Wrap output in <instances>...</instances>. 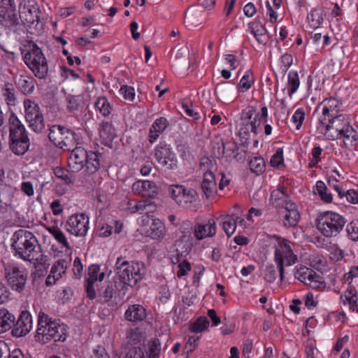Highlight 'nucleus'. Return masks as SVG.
Returning <instances> with one entry per match:
<instances>
[{
    "label": "nucleus",
    "instance_id": "1",
    "mask_svg": "<svg viewBox=\"0 0 358 358\" xmlns=\"http://www.w3.org/2000/svg\"><path fill=\"white\" fill-rule=\"evenodd\" d=\"M116 273L118 278L108 281L99 289L100 301L109 302L113 296L125 287H134L145 274V267L142 262H129L122 257L116 262Z\"/></svg>",
    "mask_w": 358,
    "mask_h": 358
},
{
    "label": "nucleus",
    "instance_id": "2",
    "mask_svg": "<svg viewBox=\"0 0 358 358\" xmlns=\"http://www.w3.org/2000/svg\"><path fill=\"white\" fill-rule=\"evenodd\" d=\"M318 133L323 134L329 140L344 139V143L348 141L352 144L358 141L357 131L350 124L349 116L345 113H341L332 117L328 118L326 122L317 123Z\"/></svg>",
    "mask_w": 358,
    "mask_h": 358
},
{
    "label": "nucleus",
    "instance_id": "3",
    "mask_svg": "<svg viewBox=\"0 0 358 358\" xmlns=\"http://www.w3.org/2000/svg\"><path fill=\"white\" fill-rule=\"evenodd\" d=\"M11 248L15 256L26 262H31L41 250V246L35 235L24 229H20L13 234Z\"/></svg>",
    "mask_w": 358,
    "mask_h": 358
},
{
    "label": "nucleus",
    "instance_id": "4",
    "mask_svg": "<svg viewBox=\"0 0 358 358\" xmlns=\"http://www.w3.org/2000/svg\"><path fill=\"white\" fill-rule=\"evenodd\" d=\"M102 154L87 151L81 146L71 149L68 164L73 172H79L85 169L88 174H94L100 169Z\"/></svg>",
    "mask_w": 358,
    "mask_h": 358
},
{
    "label": "nucleus",
    "instance_id": "5",
    "mask_svg": "<svg viewBox=\"0 0 358 358\" xmlns=\"http://www.w3.org/2000/svg\"><path fill=\"white\" fill-rule=\"evenodd\" d=\"M66 326L59 324L45 313L41 311L38 316V328L35 338L36 341L48 343L50 341L54 342H64L67 337Z\"/></svg>",
    "mask_w": 358,
    "mask_h": 358
},
{
    "label": "nucleus",
    "instance_id": "6",
    "mask_svg": "<svg viewBox=\"0 0 358 358\" xmlns=\"http://www.w3.org/2000/svg\"><path fill=\"white\" fill-rule=\"evenodd\" d=\"M268 117V111L266 106H262L259 112L257 111L255 106H248L241 113L240 136L248 138L251 133L257 136L262 122H266Z\"/></svg>",
    "mask_w": 358,
    "mask_h": 358
},
{
    "label": "nucleus",
    "instance_id": "7",
    "mask_svg": "<svg viewBox=\"0 0 358 358\" xmlns=\"http://www.w3.org/2000/svg\"><path fill=\"white\" fill-rule=\"evenodd\" d=\"M28 50L20 49L25 64L38 79H46L48 76V60L42 50L34 41L27 45Z\"/></svg>",
    "mask_w": 358,
    "mask_h": 358
},
{
    "label": "nucleus",
    "instance_id": "8",
    "mask_svg": "<svg viewBox=\"0 0 358 358\" xmlns=\"http://www.w3.org/2000/svg\"><path fill=\"white\" fill-rule=\"evenodd\" d=\"M275 248L274 261L279 271V277L281 282L285 279V266H290L297 261V256L292 248V242L289 240L274 235Z\"/></svg>",
    "mask_w": 358,
    "mask_h": 358
},
{
    "label": "nucleus",
    "instance_id": "9",
    "mask_svg": "<svg viewBox=\"0 0 358 358\" xmlns=\"http://www.w3.org/2000/svg\"><path fill=\"white\" fill-rule=\"evenodd\" d=\"M346 219L334 211L320 213L316 220L317 229L326 238H332L339 234L346 224Z\"/></svg>",
    "mask_w": 358,
    "mask_h": 358
},
{
    "label": "nucleus",
    "instance_id": "10",
    "mask_svg": "<svg viewBox=\"0 0 358 358\" xmlns=\"http://www.w3.org/2000/svg\"><path fill=\"white\" fill-rule=\"evenodd\" d=\"M182 229V235L176 241L174 245L176 252V262H174L172 259L173 264L180 262L179 256L185 257L191 251L195 239L197 241L201 240V223L197 222L194 228L191 223H184Z\"/></svg>",
    "mask_w": 358,
    "mask_h": 358
},
{
    "label": "nucleus",
    "instance_id": "11",
    "mask_svg": "<svg viewBox=\"0 0 358 358\" xmlns=\"http://www.w3.org/2000/svg\"><path fill=\"white\" fill-rule=\"evenodd\" d=\"M48 138L56 147L69 151L80 140L74 131L60 124H55L49 129Z\"/></svg>",
    "mask_w": 358,
    "mask_h": 358
},
{
    "label": "nucleus",
    "instance_id": "12",
    "mask_svg": "<svg viewBox=\"0 0 358 358\" xmlns=\"http://www.w3.org/2000/svg\"><path fill=\"white\" fill-rule=\"evenodd\" d=\"M5 278L10 288L19 293L24 288L27 280V269L16 262L3 264Z\"/></svg>",
    "mask_w": 358,
    "mask_h": 358
},
{
    "label": "nucleus",
    "instance_id": "13",
    "mask_svg": "<svg viewBox=\"0 0 358 358\" xmlns=\"http://www.w3.org/2000/svg\"><path fill=\"white\" fill-rule=\"evenodd\" d=\"M41 11L37 3L29 0L24 5L20 4L19 10L20 19L22 24L29 29H34L39 34L43 29V24L40 21Z\"/></svg>",
    "mask_w": 358,
    "mask_h": 358
},
{
    "label": "nucleus",
    "instance_id": "14",
    "mask_svg": "<svg viewBox=\"0 0 358 358\" xmlns=\"http://www.w3.org/2000/svg\"><path fill=\"white\" fill-rule=\"evenodd\" d=\"M217 166L215 160L203 157V193L206 198L213 201L217 194V182L215 171Z\"/></svg>",
    "mask_w": 358,
    "mask_h": 358
},
{
    "label": "nucleus",
    "instance_id": "15",
    "mask_svg": "<svg viewBox=\"0 0 358 358\" xmlns=\"http://www.w3.org/2000/svg\"><path fill=\"white\" fill-rule=\"evenodd\" d=\"M172 199L182 208L195 209L199 195L195 189L183 185H175L169 188Z\"/></svg>",
    "mask_w": 358,
    "mask_h": 358
},
{
    "label": "nucleus",
    "instance_id": "16",
    "mask_svg": "<svg viewBox=\"0 0 358 358\" xmlns=\"http://www.w3.org/2000/svg\"><path fill=\"white\" fill-rule=\"evenodd\" d=\"M25 119L29 127L35 132L39 133L45 128L43 115L38 105L34 101L26 99L24 101Z\"/></svg>",
    "mask_w": 358,
    "mask_h": 358
},
{
    "label": "nucleus",
    "instance_id": "17",
    "mask_svg": "<svg viewBox=\"0 0 358 358\" xmlns=\"http://www.w3.org/2000/svg\"><path fill=\"white\" fill-rule=\"evenodd\" d=\"M294 278L313 289L323 287L321 277L313 269L303 265H297L294 268Z\"/></svg>",
    "mask_w": 358,
    "mask_h": 358
},
{
    "label": "nucleus",
    "instance_id": "18",
    "mask_svg": "<svg viewBox=\"0 0 358 358\" xmlns=\"http://www.w3.org/2000/svg\"><path fill=\"white\" fill-rule=\"evenodd\" d=\"M66 230L76 236H85L89 229V217L85 213L70 216L66 221Z\"/></svg>",
    "mask_w": 358,
    "mask_h": 358
},
{
    "label": "nucleus",
    "instance_id": "19",
    "mask_svg": "<svg viewBox=\"0 0 358 358\" xmlns=\"http://www.w3.org/2000/svg\"><path fill=\"white\" fill-rule=\"evenodd\" d=\"M155 157L157 162L169 169L177 167V160L169 145L160 142L155 148Z\"/></svg>",
    "mask_w": 358,
    "mask_h": 358
},
{
    "label": "nucleus",
    "instance_id": "20",
    "mask_svg": "<svg viewBox=\"0 0 358 358\" xmlns=\"http://www.w3.org/2000/svg\"><path fill=\"white\" fill-rule=\"evenodd\" d=\"M342 102L334 96L324 99L320 102L314 110L315 113L320 107H322V114L318 117V122H326L328 118L341 114Z\"/></svg>",
    "mask_w": 358,
    "mask_h": 358
},
{
    "label": "nucleus",
    "instance_id": "21",
    "mask_svg": "<svg viewBox=\"0 0 358 358\" xmlns=\"http://www.w3.org/2000/svg\"><path fill=\"white\" fill-rule=\"evenodd\" d=\"M32 317L27 310H22L16 322L14 323V328L12 329V335L20 338L26 336L32 329Z\"/></svg>",
    "mask_w": 358,
    "mask_h": 358
},
{
    "label": "nucleus",
    "instance_id": "22",
    "mask_svg": "<svg viewBox=\"0 0 358 358\" xmlns=\"http://www.w3.org/2000/svg\"><path fill=\"white\" fill-rule=\"evenodd\" d=\"M131 189L135 194L152 199L158 194V187L150 180H138L132 185Z\"/></svg>",
    "mask_w": 358,
    "mask_h": 358
},
{
    "label": "nucleus",
    "instance_id": "23",
    "mask_svg": "<svg viewBox=\"0 0 358 358\" xmlns=\"http://www.w3.org/2000/svg\"><path fill=\"white\" fill-rule=\"evenodd\" d=\"M0 23L10 31H16L17 27L20 24V20L15 8L0 10Z\"/></svg>",
    "mask_w": 358,
    "mask_h": 358
},
{
    "label": "nucleus",
    "instance_id": "24",
    "mask_svg": "<svg viewBox=\"0 0 358 358\" xmlns=\"http://www.w3.org/2000/svg\"><path fill=\"white\" fill-rule=\"evenodd\" d=\"M248 31L254 36L259 44L266 45L267 43L268 40L266 35L268 34V31L259 17L248 23Z\"/></svg>",
    "mask_w": 358,
    "mask_h": 358
},
{
    "label": "nucleus",
    "instance_id": "25",
    "mask_svg": "<svg viewBox=\"0 0 358 358\" xmlns=\"http://www.w3.org/2000/svg\"><path fill=\"white\" fill-rule=\"evenodd\" d=\"M283 208L285 210L282 220L283 225L286 227H295L300 220V213L296 204L294 201L288 202L286 207Z\"/></svg>",
    "mask_w": 358,
    "mask_h": 358
},
{
    "label": "nucleus",
    "instance_id": "26",
    "mask_svg": "<svg viewBox=\"0 0 358 358\" xmlns=\"http://www.w3.org/2000/svg\"><path fill=\"white\" fill-rule=\"evenodd\" d=\"M340 300L344 306H348L350 311L358 312L357 291L353 285H348L347 289L340 296Z\"/></svg>",
    "mask_w": 358,
    "mask_h": 358
},
{
    "label": "nucleus",
    "instance_id": "27",
    "mask_svg": "<svg viewBox=\"0 0 358 358\" xmlns=\"http://www.w3.org/2000/svg\"><path fill=\"white\" fill-rule=\"evenodd\" d=\"M9 138L29 136L28 133L16 115L12 113L8 118Z\"/></svg>",
    "mask_w": 358,
    "mask_h": 358
},
{
    "label": "nucleus",
    "instance_id": "28",
    "mask_svg": "<svg viewBox=\"0 0 358 358\" xmlns=\"http://www.w3.org/2000/svg\"><path fill=\"white\" fill-rule=\"evenodd\" d=\"M147 317L146 309L141 304L129 306L124 313V318L129 322H138Z\"/></svg>",
    "mask_w": 358,
    "mask_h": 358
},
{
    "label": "nucleus",
    "instance_id": "29",
    "mask_svg": "<svg viewBox=\"0 0 358 358\" xmlns=\"http://www.w3.org/2000/svg\"><path fill=\"white\" fill-rule=\"evenodd\" d=\"M29 146L30 140L29 136L9 138V148L16 155H24L29 150Z\"/></svg>",
    "mask_w": 358,
    "mask_h": 358
},
{
    "label": "nucleus",
    "instance_id": "30",
    "mask_svg": "<svg viewBox=\"0 0 358 358\" xmlns=\"http://www.w3.org/2000/svg\"><path fill=\"white\" fill-rule=\"evenodd\" d=\"M15 317L7 309H0V334L14 328Z\"/></svg>",
    "mask_w": 358,
    "mask_h": 358
},
{
    "label": "nucleus",
    "instance_id": "31",
    "mask_svg": "<svg viewBox=\"0 0 358 358\" xmlns=\"http://www.w3.org/2000/svg\"><path fill=\"white\" fill-rule=\"evenodd\" d=\"M325 15L326 13L322 8H312L307 15L309 26L314 29L318 28L323 22Z\"/></svg>",
    "mask_w": 358,
    "mask_h": 358
},
{
    "label": "nucleus",
    "instance_id": "32",
    "mask_svg": "<svg viewBox=\"0 0 358 358\" xmlns=\"http://www.w3.org/2000/svg\"><path fill=\"white\" fill-rule=\"evenodd\" d=\"M34 79L30 76L21 75L16 83L18 90L24 95H29L33 93L34 86Z\"/></svg>",
    "mask_w": 358,
    "mask_h": 358
},
{
    "label": "nucleus",
    "instance_id": "33",
    "mask_svg": "<svg viewBox=\"0 0 358 358\" xmlns=\"http://www.w3.org/2000/svg\"><path fill=\"white\" fill-rule=\"evenodd\" d=\"M148 236L155 240H161L165 236V226L161 220L152 219L150 229L148 231Z\"/></svg>",
    "mask_w": 358,
    "mask_h": 358
},
{
    "label": "nucleus",
    "instance_id": "34",
    "mask_svg": "<svg viewBox=\"0 0 358 358\" xmlns=\"http://www.w3.org/2000/svg\"><path fill=\"white\" fill-rule=\"evenodd\" d=\"M99 136L105 144L111 142L115 136V129L110 122L103 121L99 129Z\"/></svg>",
    "mask_w": 358,
    "mask_h": 358
},
{
    "label": "nucleus",
    "instance_id": "35",
    "mask_svg": "<svg viewBox=\"0 0 358 358\" xmlns=\"http://www.w3.org/2000/svg\"><path fill=\"white\" fill-rule=\"evenodd\" d=\"M255 83L254 73L251 69H248L236 86L238 92H248Z\"/></svg>",
    "mask_w": 358,
    "mask_h": 358
},
{
    "label": "nucleus",
    "instance_id": "36",
    "mask_svg": "<svg viewBox=\"0 0 358 358\" xmlns=\"http://www.w3.org/2000/svg\"><path fill=\"white\" fill-rule=\"evenodd\" d=\"M223 151V157L226 159L227 162H231L232 159H235L238 157V146L233 140L224 141L223 148H222Z\"/></svg>",
    "mask_w": 358,
    "mask_h": 358
},
{
    "label": "nucleus",
    "instance_id": "37",
    "mask_svg": "<svg viewBox=\"0 0 358 358\" xmlns=\"http://www.w3.org/2000/svg\"><path fill=\"white\" fill-rule=\"evenodd\" d=\"M314 193L317 194L320 199L327 203H330L333 201V196L329 192L325 183L322 180H318L314 187Z\"/></svg>",
    "mask_w": 358,
    "mask_h": 358
},
{
    "label": "nucleus",
    "instance_id": "38",
    "mask_svg": "<svg viewBox=\"0 0 358 358\" xmlns=\"http://www.w3.org/2000/svg\"><path fill=\"white\" fill-rule=\"evenodd\" d=\"M288 202H293L288 194H282L279 191H272L270 196V203L276 208H285Z\"/></svg>",
    "mask_w": 358,
    "mask_h": 358
},
{
    "label": "nucleus",
    "instance_id": "39",
    "mask_svg": "<svg viewBox=\"0 0 358 358\" xmlns=\"http://www.w3.org/2000/svg\"><path fill=\"white\" fill-rule=\"evenodd\" d=\"M287 93L292 97L296 92L300 86V78L299 73L295 70L289 71L287 75Z\"/></svg>",
    "mask_w": 358,
    "mask_h": 358
},
{
    "label": "nucleus",
    "instance_id": "40",
    "mask_svg": "<svg viewBox=\"0 0 358 358\" xmlns=\"http://www.w3.org/2000/svg\"><path fill=\"white\" fill-rule=\"evenodd\" d=\"M148 358H158L160 355L162 346L157 338H151L148 343V348L143 349Z\"/></svg>",
    "mask_w": 358,
    "mask_h": 358
},
{
    "label": "nucleus",
    "instance_id": "41",
    "mask_svg": "<svg viewBox=\"0 0 358 358\" xmlns=\"http://www.w3.org/2000/svg\"><path fill=\"white\" fill-rule=\"evenodd\" d=\"M249 166L251 172L257 176H259L266 171V162L261 156L254 157L249 162Z\"/></svg>",
    "mask_w": 358,
    "mask_h": 358
},
{
    "label": "nucleus",
    "instance_id": "42",
    "mask_svg": "<svg viewBox=\"0 0 358 358\" xmlns=\"http://www.w3.org/2000/svg\"><path fill=\"white\" fill-rule=\"evenodd\" d=\"M49 264L34 263V271L31 273L34 283L45 276Z\"/></svg>",
    "mask_w": 358,
    "mask_h": 358
},
{
    "label": "nucleus",
    "instance_id": "43",
    "mask_svg": "<svg viewBox=\"0 0 358 358\" xmlns=\"http://www.w3.org/2000/svg\"><path fill=\"white\" fill-rule=\"evenodd\" d=\"M222 218L223 220L221 224L222 228L227 236L230 237L236 231V226L238 224V223L225 215H222Z\"/></svg>",
    "mask_w": 358,
    "mask_h": 358
},
{
    "label": "nucleus",
    "instance_id": "44",
    "mask_svg": "<svg viewBox=\"0 0 358 358\" xmlns=\"http://www.w3.org/2000/svg\"><path fill=\"white\" fill-rule=\"evenodd\" d=\"M95 108L105 117L111 113L112 107L108 99L104 97H99L95 102Z\"/></svg>",
    "mask_w": 358,
    "mask_h": 358
},
{
    "label": "nucleus",
    "instance_id": "45",
    "mask_svg": "<svg viewBox=\"0 0 358 358\" xmlns=\"http://www.w3.org/2000/svg\"><path fill=\"white\" fill-rule=\"evenodd\" d=\"M293 64V56L287 52L283 53L279 59V69L285 75Z\"/></svg>",
    "mask_w": 358,
    "mask_h": 358
},
{
    "label": "nucleus",
    "instance_id": "46",
    "mask_svg": "<svg viewBox=\"0 0 358 358\" xmlns=\"http://www.w3.org/2000/svg\"><path fill=\"white\" fill-rule=\"evenodd\" d=\"M49 233L57 240V241L66 248H70V245L66 238L60 229L57 227H49Z\"/></svg>",
    "mask_w": 358,
    "mask_h": 358
},
{
    "label": "nucleus",
    "instance_id": "47",
    "mask_svg": "<svg viewBox=\"0 0 358 358\" xmlns=\"http://www.w3.org/2000/svg\"><path fill=\"white\" fill-rule=\"evenodd\" d=\"M270 165L274 169H279L281 165H284V151L283 148H278L275 153L271 156Z\"/></svg>",
    "mask_w": 358,
    "mask_h": 358
},
{
    "label": "nucleus",
    "instance_id": "48",
    "mask_svg": "<svg viewBox=\"0 0 358 358\" xmlns=\"http://www.w3.org/2000/svg\"><path fill=\"white\" fill-rule=\"evenodd\" d=\"M223 139L220 137H215L211 141V152L214 157L220 159L223 157Z\"/></svg>",
    "mask_w": 358,
    "mask_h": 358
},
{
    "label": "nucleus",
    "instance_id": "49",
    "mask_svg": "<svg viewBox=\"0 0 358 358\" xmlns=\"http://www.w3.org/2000/svg\"><path fill=\"white\" fill-rule=\"evenodd\" d=\"M217 226L214 218H210L207 223L203 224V238L213 237L216 234Z\"/></svg>",
    "mask_w": 358,
    "mask_h": 358
},
{
    "label": "nucleus",
    "instance_id": "50",
    "mask_svg": "<svg viewBox=\"0 0 358 358\" xmlns=\"http://www.w3.org/2000/svg\"><path fill=\"white\" fill-rule=\"evenodd\" d=\"M347 236L352 241H358V219L353 220L346 225Z\"/></svg>",
    "mask_w": 358,
    "mask_h": 358
},
{
    "label": "nucleus",
    "instance_id": "51",
    "mask_svg": "<svg viewBox=\"0 0 358 358\" xmlns=\"http://www.w3.org/2000/svg\"><path fill=\"white\" fill-rule=\"evenodd\" d=\"M243 211L238 204L234 205L232 212L230 215H226L225 216L231 218L234 221L237 222L241 227H245V221L243 217Z\"/></svg>",
    "mask_w": 358,
    "mask_h": 358
},
{
    "label": "nucleus",
    "instance_id": "52",
    "mask_svg": "<svg viewBox=\"0 0 358 358\" xmlns=\"http://www.w3.org/2000/svg\"><path fill=\"white\" fill-rule=\"evenodd\" d=\"M3 94L8 104H15L16 98L15 95V88L12 83H6L4 84L3 87Z\"/></svg>",
    "mask_w": 358,
    "mask_h": 358
},
{
    "label": "nucleus",
    "instance_id": "53",
    "mask_svg": "<svg viewBox=\"0 0 358 358\" xmlns=\"http://www.w3.org/2000/svg\"><path fill=\"white\" fill-rule=\"evenodd\" d=\"M67 268V263L64 259H59L55 262L51 268L50 272L53 273L56 278H61Z\"/></svg>",
    "mask_w": 358,
    "mask_h": 358
},
{
    "label": "nucleus",
    "instance_id": "54",
    "mask_svg": "<svg viewBox=\"0 0 358 358\" xmlns=\"http://www.w3.org/2000/svg\"><path fill=\"white\" fill-rule=\"evenodd\" d=\"M54 174L57 178L64 180L66 184H73V180H72V174H70L69 171L60 167L57 166L54 169Z\"/></svg>",
    "mask_w": 358,
    "mask_h": 358
},
{
    "label": "nucleus",
    "instance_id": "55",
    "mask_svg": "<svg viewBox=\"0 0 358 358\" xmlns=\"http://www.w3.org/2000/svg\"><path fill=\"white\" fill-rule=\"evenodd\" d=\"M306 117L305 110L303 108H299L296 110L292 117V121L295 124L296 129L299 130L304 122Z\"/></svg>",
    "mask_w": 358,
    "mask_h": 358
},
{
    "label": "nucleus",
    "instance_id": "56",
    "mask_svg": "<svg viewBox=\"0 0 358 358\" xmlns=\"http://www.w3.org/2000/svg\"><path fill=\"white\" fill-rule=\"evenodd\" d=\"M345 257L344 251L337 245L334 244L330 247L329 257L334 262L342 260Z\"/></svg>",
    "mask_w": 358,
    "mask_h": 358
},
{
    "label": "nucleus",
    "instance_id": "57",
    "mask_svg": "<svg viewBox=\"0 0 358 358\" xmlns=\"http://www.w3.org/2000/svg\"><path fill=\"white\" fill-rule=\"evenodd\" d=\"M199 343V337L195 335L189 336L187 341L184 347V353L187 355V357L192 352L195 348L198 346Z\"/></svg>",
    "mask_w": 358,
    "mask_h": 358
},
{
    "label": "nucleus",
    "instance_id": "58",
    "mask_svg": "<svg viewBox=\"0 0 358 358\" xmlns=\"http://www.w3.org/2000/svg\"><path fill=\"white\" fill-rule=\"evenodd\" d=\"M68 105L67 109L73 113L78 111L80 108V99L79 96L69 95L67 97Z\"/></svg>",
    "mask_w": 358,
    "mask_h": 358
},
{
    "label": "nucleus",
    "instance_id": "59",
    "mask_svg": "<svg viewBox=\"0 0 358 358\" xmlns=\"http://www.w3.org/2000/svg\"><path fill=\"white\" fill-rule=\"evenodd\" d=\"M355 278H358V266H351L350 271L343 275V280L348 285H352V281Z\"/></svg>",
    "mask_w": 358,
    "mask_h": 358
},
{
    "label": "nucleus",
    "instance_id": "60",
    "mask_svg": "<svg viewBox=\"0 0 358 358\" xmlns=\"http://www.w3.org/2000/svg\"><path fill=\"white\" fill-rule=\"evenodd\" d=\"M120 92L123 95L124 99L128 101H133L135 97V92L134 87L128 85H122L120 89Z\"/></svg>",
    "mask_w": 358,
    "mask_h": 358
},
{
    "label": "nucleus",
    "instance_id": "61",
    "mask_svg": "<svg viewBox=\"0 0 358 358\" xmlns=\"http://www.w3.org/2000/svg\"><path fill=\"white\" fill-rule=\"evenodd\" d=\"M277 273L273 264L266 266L264 271V279L271 283L276 280Z\"/></svg>",
    "mask_w": 358,
    "mask_h": 358
},
{
    "label": "nucleus",
    "instance_id": "62",
    "mask_svg": "<svg viewBox=\"0 0 358 358\" xmlns=\"http://www.w3.org/2000/svg\"><path fill=\"white\" fill-rule=\"evenodd\" d=\"M169 122L166 118L160 117L155 120L152 124V127L157 129L158 132L162 133L168 127Z\"/></svg>",
    "mask_w": 358,
    "mask_h": 358
},
{
    "label": "nucleus",
    "instance_id": "63",
    "mask_svg": "<svg viewBox=\"0 0 358 358\" xmlns=\"http://www.w3.org/2000/svg\"><path fill=\"white\" fill-rule=\"evenodd\" d=\"M266 15L268 17V21L271 23H274L278 20V9L274 8L269 1L266 2Z\"/></svg>",
    "mask_w": 358,
    "mask_h": 358
},
{
    "label": "nucleus",
    "instance_id": "64",
    "mask_svg": "<svg viewBox=\"0 0 358 358\" xmlns=\"http://www.w3.org/2000/svg\"><path fill=\"white\" fill-rule=\"evenodd\" d=\"M177 267L178 271L176 275L178 278L185 276L191 269V265L187 260H183L182 262L179 263Z\"/></svg>",
    "mask_w": 358,
    "mask_h": 358
}]
</instances>
